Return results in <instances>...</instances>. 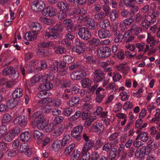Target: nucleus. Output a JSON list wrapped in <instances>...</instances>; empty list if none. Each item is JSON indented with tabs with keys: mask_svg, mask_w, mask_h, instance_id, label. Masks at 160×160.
Returning a JSON list of instances; mask_svg holds the SVG:
<instances>
[{
	"mask_svg": "<svg viewBox=\"0 0 160 160\" xmlns=\"http://www.w3.org/2000/svg\"><path fill=\"white\" fill-rule=\"evenodd\" d=\"M92 81L88 78L82 79L81 81L82 87L84 88H88L92 83Z\"/></svg>",
	"mask_w": 160,
	"mask_h": 160,
	"instance_id": "7c9ffc66",
	"label": "nucleus"
},
{
	"mask_svg": "<svg viewBox=\"0 0 160 160\" xmlns=\"http://www.w3.org/2000/svg\"><path fill=\"white\" fill-rule=\"evenodd\" d=\"M53 87L52 83L48 82L46 79H45L39 85V89L40 90L49 91Z\"/></svg>",
	"mask_w": 160,
	"mask_h": 160,
	"instance_id": "1a4fd4ad",
	"label": "nucleus"
},
{
	"mask_svg": "<svg viewBox=\"0 0 160 160\" xmlns=\"http://www.w3.org/2000/svg\"><path fill=\"white\" fill-rule=\"evenodd\" d=\"M20 151L21 152H24L25 154L28 157L31 156L32 153L31 149L28 144L26 143H23L20 145Z\"/></svg>",
	"mask_w": 160,
	"mask_h": 160,
	"instance_id": "f8f14e48",
	"label": "nucleus"
},
{
	"mask_svg": "<svg viewBox=\"0 0 160 160\" xmlns=\"http://www.w3.org/2000/svg\"><path fill=\"white\" fill-rule=\"evenodd\" d=\"M94 144V141L92 140L85 142L82 148V152L88 151L92 148Z\"/></svg>",
	"mask_w": 160,
	"mask_h": 160,
	"instance_id": "6ab92c4d",
	"label": "nucleus"
},
{
	"mask_svg": "<svg viewBox=\"0 0 160 160\" xmlns=\"http://www.w3.org/2000/svg\"><path fill=\"white\" fill-rule=\"evenodd\" d=\"M33 118L37 124L45 120L44 117L40 112H36L33 114Z\"/></svg>",
	"mask_w": 160,
	"mask_h": 160,
	"instance_id": "dca6fc26",
	"label": "nucleus"
},
{
	"mask_svg": "<svg viewBox=\"0 0 160 160\" xmlns=\"http://www.w3.org/2000/svg\"><path fill=\"white\" fill-rule=\"evenodd\" d=\"M106 16L104 14V12H101L94 15V18L96 20L100 21L105 19L104 18Z\"/></svg>",
	"mask_w": 160,
	"mask_h": 160,
	"instance_id": "a19ab883",
	"label": "nucleus"
},
{
	"mask_svg": "<svg viewBox=\"0 0 160 160\" xmlns=\"http://www.w3.org/2000/svg\"><path fill=\"white\" fill-rule=\"evenodd\" d=\"M53 45L52 42H48L47 41L41 42L38 44V46L40 47L47 48L49 46H52Z\"/></svg>",
	"mask_w": 160,
	"mask_h": 160,
	"instance_id": "49530a36",
	"label": "nucleus"
},
{
	"mask_svg": "<svg viewBox=\"0 0 160 160\" xmlns=\"http://www.w3.org/2000/svg\"><path fill=\"white\" fill-rule=\"evenodd\" d=\"M23 95V91L20 88H17L12 93V96L13 98H19Z\"/></svg>",
	"mask_w": 160,
	"mask_h": 160,
	"instance_id": "aec40b11",
	"label": "nucleus"
},
{
	"mask_svg": "<svg viewBox=\"0 0 160 160\" xmlns=\"http://www.w3.org/2000/svg\"><path fill=\"white\" fill-rule=\"evenodd\" d=\"M51 110V108L50 105H46L43 106L41 108L42 112L43 114L48 113Z\"/></svg>",
	"mask_w": 160,
	"mask_h": 160,
	"instance_id": "6e6d98bb",
	"label": "nucleus"
},
{
	"mask_svg": "<svg viewBox=\"0 0 160 160\" xmlns=\"http://www.w3.org/2000/svg\"><path fill=\"white\" fill-rule=\"evenodd\" d=\"M80 62H77L69 66V68L71 70H73L76 69H78L80 68Z\"/></svg>",
	"mask_w": 160,
	"mask_h": 160,
	"instance_id": "e2e57ef3",
	"label": "nucleus"
},
{
	"mask_svg": "<svg viewBox=\"0 0 160 160\" xmlns=\"http://www.w3.org/2000/svg\"><path fill=\"white\" fill-rule=\"evenodd\" d=\"M124 36L122 34H121L119 35L114 37V42L115 43H118L121 42L123 39Z\"/></svg>",
	"mask_w": 160,
	"mask_h": 160,
	"instance_id": "69168bd1",
	"label": "nucleus"
},
{
	"mask_svg": "<svg viewBox=\"0 0 160 160\" xmlns=\"http://www.w3.org/2000/svg\"><path fill=\"white\" fill-rule=\"evenodd\" d=\"M15 120L20 126L22 127H24L27 123V118L23 116H20L17 117Z\"/></svg>",
	"mask_w": 160,
	"mask_h": 160,
	"instance_id": "4be33fe9",
	"label": "nucleus"
},
{
	"mask_svg": "<svg viewBox=\"0 0 160 160\" xmlns=\"http://www.w3.org/2000/svg\"><path fill=\"white\" fill-rule=\"evenodd\" d=\"M54 50L55 53L56 54H64L66 52V48L60 46L55 47L54 48Z\"/></svg>",
	"mask_w": 160,
	"mask_h": 160,
	"instance_id": "cd10ccee",
	"label": "nucleus"
},
{
	"mask_svg": "<svg viewBox=\"0 0 160 160\" xmlns=\"http://www.w3.org/2000/svg\"><path fill=\"white\" fill-rule=\"evenodd\" d=\"M41 77L38 74H36L34 76L31 78V80L32 83H35L39 81Z\"/></svg>",
	"mask_w": 160,
	"mask_h": 160,
	"instance_id": "774afa93",
	"label": "nucleus"
},
{
	"mask_svg": "<svg viewBox=\"0 0 160 160\" xmlns=\"http://www.w3.org/2000/svg\"><path fill=\"white\" fill-rule=\"evenodd\" d=\"M62 147H63L61 140L57 139L53 142L52 144L53 150L55 152L59 151Z\"/></svg>",
	"mask_w": 160,
	"mask_h": 160,
	"instance_id": "5701e85b",
	"label": "nucleus"
},
{
	"mask_svg": "<svg viewBox=\"0 0 160 160\" xmlns=\"http://www.w3.org/2000/svg\"><path fill=\"white\" fill-rule=\"evenodd\" d=\"M45 6V4L41 1L36 0L32 3V9L36 12H39L42 10Z\"/></svg>",
	"mask_w": 160,
	"mask_h": 160,
	"instance_id": "0eeeda50",
	"label": "nucleus"
},
{
	"mask_svg": "<svg viewBox=\"0 0 160 160\" xmlns=\"http://www.w3.org/2000/svg\"><path fill=\"white\" fill-rule=\"evenodd\" d=\"M117 141L114 142H111L110 143H105L102 149L107 152L109 151L112 147H114L115 146V144Z\"/></svg>",
	"mask_w": 160,
	"mask_h": 160,
	"instance_id": "bb28decb",
	"label": "nucleus"
},
{
	"mask_svg": "<svg viewBox=\"0 0 160 160\" xmlns=\"http://www.w3.org/2000/svg\"><path fill=\"white\" fill-rule=\"evenodd\" d=\"M62 42L63 44L66 46L67 49H70L71 48V42L66 39H63Z\"/></svg>",
	"mask_w": 160,
	"mask_h": 160,
	"instance_id": "052dcab7",
	"label": "nucleus"
},
{
	"mask_svg": "<svg viewBox=\"0 0 160 160\" xmlns=\"http://www.w3.org/2000/svg\"><path fill=\"white\" fill-rule=\"evenodd\" d=\"M42 13L45 16L50 17L55 16L56 14V9L52 7H47L43 8Z\"/></svg>",
	"mask_w": 160,
	"mask_h": 160,
	"instance_id": "9d476101",
	"label": "nucleus"
},
{
	"mask_svg": "<svg viewBox=\"0 0 160 160\" xmlns=\"http://www.w3.org/2000/svg\"><path fill=\"white\" fill-rule=\"evenodd\" d=\"M118 136V133L115 132L111 135L109 137V139L110 141H112V142H114L115 141H117L115 144V146L118 143V141L117 139V137Z\"/></svg>",
	"mask_w": 160,
	"mask_h": 160,
	"instance_id": "09e8293b",
	"label": "nucleus"
},
{
	"mask_svg": "<svg viewBox=\"0 0 160 160\" xmlns=\"http://www.w3.org/2000/svg\"><path fill=\"white\" fill-rule=\"evenodd\" d=\"M83 130L82 126L78 125L74 127L71 131V135L77 141L80 140L81 138V133Z\"/></svg>",
	"mask_w": 160,
	"mask_h": 160,
	"instance_id": "20e7f679",
	"label": "nucleus"
},
{
	"mask_svg": "<svg viewBox=\"0 0 160 160\" xmlns=\"http://www.w3.org/2000/svg\"><path fill=\"white\" fill-rule=\"evenodd\" d=\"M70 139V136L68 134H67L64 136L63 139L61 140L62 142V144L63 146H65L69 142Z\"/></svg>",
	"mask_w": 160,
	"mask_h": 160,
	"instance_id": "680f3d73",
	"label": "nucleus"
},
{
	"mask_svg": "<svg viewBox=\"0 0 160 160\" xmlns=\"http://www.w3.org/2000/svg\"><path fill=\"white\" fill-rule=\"evenodd\" d=\"M81 118L83 120L88 119L90 116V113L88 110L81 112Z\"/></svg>",
	"mask_w": 160,
	"mask_h": 160,
	"instance_id": "864d4df0",
	"label": "nucleus"
},
{
	"mask_svg": "<svg viewBox=\"0 0 160 160\" xmlns=\"http://www.w3.org/2000/svg\"><path fill=\"white\" fill-rule=\"evenodd\" d=\"M84 58L86 60V62L88 63L93 64L97 63L96 61L94 59L92 55H86L85 56Z\"/></svg>",
	"mask_w": 160,
	"mask_h": 160,
	"instance_id": "de8ad7c7",
	"label": "nucleus"
},
{
	"mask_svg": "<svg viewBox=\"0 0 160 160\" xmlns=\"http://www.w3.org/2000/svg\"><path fill=\"white\" fill-rule=\"evenodd\" d=\"M31 26L32 29V32L37 34L38 32L40 31L42 29L41 24L38 22H33L31 24Z\"/></svg>",
	"mask_w": 160,
	"mask_h": 160,
	"instance_id": "393cba45",
	"label": "nucleus"
},
{
	"mask_svg": "<svg viewBox=\"0 0 160 160\" xmlns=\"http://www.w3.org/2000/svg\"><path fill=\"white\" fill-rule=\"evenodd\" d=\"M134 21V18L133 16L130 15V17L126 18L123 20V22L127 26H129Z\"/></svg>",
	"mask_w": 160,
	"mask_h": 160,
	"instance_id": "5fc2aeb1",
	"label": "nucleus"
},
{
	"mask_svg": "<svg viewBox=\"0 0 160 160\" xmlns=\"http://www.w3.org/2000/svg\"><path fill=\"white\" fill-rule=\"evenodd\" d=\"M91 128L98 134H100L102 132L104 128L101 123L96 122L92 124Z\"/></svg>",
	"mask_w": 160,
	"mask_h": 160,
	"instance_id": "9b49d317",
	"label": "nucleus"
},
{
	"mask_svg": "<svg viewBox=\"0 0 160 160\" xmlns=\"http://www.w3.org/2000/svg\"><path fill=\"white\" fill-rule=\"evenodd\" d=\"M72 51L76 52L79 55L81 54L84 53L85 50L84 48L80 47V46H76L73 47L72 49Z\"/></svg>",
	"mask_w": 160,
	"mask_h": 160,
	"instance_id": "c85d7f7f",
	"label": "nucleus"
},
{
	"mask_svg": "<svg viewBox=\"0 0 160 160\" xmlns=\"http://www.w3.org/2000/svg\"><path fill=\"white\" fill-rule=\"evenodd\" d=\"M141 135V140L143 142H146L148 139V134L145 132H140Z\"/></svg>",
	"mask_w": 160,
	"mask_h": 160,
	"instance_id": "338daca9",
	"label": "nucleus"
},
{
	"mask_svg": "<svg viewBox=\"0 0 160 160\" xmlns=\"http://www.w3.org/2000/svg\"><path fill=\"white\" fill-rule=\"evenodd\" d=\"M88 43L95 47H97L100 44L101 42L98 38H93L88 41Z\"/></svg>",
	"mask_w": 160,
	"mask_h": 160,
	"instance_id": "72a5a7b5",
	"label": "nucleus"
},
{
	"mask_svg": "<svg viewBox=\"0 0 160 160\" xmlns=\"http://www.w3.org/2000/svg\"><path fill=\"white\" fill-rule=\"evenodd\" d=\"M63 60L65 63L62 65V63H61V68H65L66 67L67 64H69L75 61V58L71 56L67 55L63 57Z\"/></svg>",
	"mask_w": 160,
	"mask_h": 160,
	"instance_id": "2eb2a0df",
	"label": "nucleus"
},
{
	"mask_svg": "<svg viewBox=\"0 0 160 160\" xmlns=\"http://www.w3.org/2000/svg\"><path fill=\"white\" fill-rule=\"evenodd\" d=\"M118 11L116 9L112 10L110 14V18L112 21H115L118 17Z\"/></svg>",
	"mask_w": 160,
	"mask_h": 160,
	"instance_id": "79ce46f5",
	"label": "nucleus"
},
{
	"mask_svg": "<svg viewBox=\"0 0 160 160\" xmlns=\"http://www.w3.org/2000/svg\"><path fill=\"white\" fill-rule=\"evenodd\" d=\"M18 103V101L15 98L8 100L6 102L7 106L8 108L10 109L12 108L17 105Z\"/></svg>",
	"mask_w": 160,
	"mask_h": 160,
	"instance_id": "412c9836",
	"label": "nucleus"
},
{
	"mask_svg": "<svg viewBox=\"0 0 160 160\" xmlns=\"http://www.w3.org/2000/svg\"><path fill=\"white\" fill-rule=\"evenodd\" d=\"M81 152L77 150H74L71 156V160H78L80 157Z\"/></svg>",
	"mask_w": 160,
	"mask_h": 160,
	"instance_id": "ea45409f",
	"label": "nucleus"
},
{
	"mask_svg": "<svg viewBox=\"0 0 160 160\" xmlns=\"http://www.w3.org/2000/svg\"><path fill=\"white\" fill-rule=\"evenodd\" d=\"M59 83L62 84L61 86L62 87L65 88L70 86L71 84L70 81L65 79H63L60 81Z\"/></svg>",
	"mask_w": 160,
	"mask_h": 160,
	"instance_id": "c03bdc74",
	"label": "nucleus"
},
{
	"mask_svg": "<svg viewBox=\"0 0 160 160\" xmlns=\"http://www.w3.org/2000/svg\"><path fill=\"white\" fill-rule=\"evenodd\" d=\"M87 24L90 29L94 30L96 28V22L94 19H88L87 21Z\"/></svg>",
	"mask_w": 160,
	"mask_h": 160,
	"instance_id": "473e14b6",
	"label": "nucleus"
},
{
	"mask_svg": "<svg viewBox=\"0 0 160 160\" xmlns=\"http://www.w3.org/2000/svg\"><path fill=\"white\" fill-rule=\"evenodd\" d=\"M7 130V128L5 125H2L0 126V140L3 139Z\"/></svg>",
	"mask_w": 160,
	"mask_h": 160,
	"instance_id": "8fccbe9b",
	"label": "nucleus"
},
{
	"mask_svg": "<svg viewBox=\"0 0 160 160\" xmlns=\"http://www.w3.org/2000/svg\"><path fill=\"white\" fill-rule=\"evenodd\" d=\"M50 94L49 91L40 90L37 94V96L38 98L43 99L45 96H48Z\"/></svg>",
	"mask_w": 160,
	"mask_h": 160,
	"instance_id": "e433bc0d",
	"label": "nucleus"
},
{
	"mask_svg": "<svg viewBox=\"0 0 160 160\" xmlns=\"http://www.w3.org/2000/svg\"><path fill=\"white\" fill-rule=\"evenodd\" d=\"M63 30V26L60 24H57L53 27L48 28L45 36L50 39L58 38L59 35V33L62 32Z\"/></svg>",
	"mask_w": 160,
	"mask_h": 160,
	"instance_id": "f257e3e1",
	"label": "nucleus"
},
{
	"mask_svg": "<svg viewBox=\"0 0 160 160\" xmlns=\"http://www.w3.org/2000/svg\"><path fill=\"white\" fill-rule=\"evenodd\" d=\"M64 128L62 125H59L55 128L53 134V137L56 138L60 136L63 132Z\"/></svg>",
	"mask_w": 160,
	"mask_h": 160,
	"instance_id": "a211bd4d",
	"label": "nucleus"
},
{
	"mask_svg": "<svg viewBox=\"0 0 160 160\" xmlns=\"http://www.w3.org/2000/svg\"><path fill=\"white\" fill-rule=\"evenodd\" d=\"M67 15L66 12L61 10L58 13V18L60 20H62L66 18Z\"/></svg>",
	"mask_w": 160,
	"mask_h": 160,
	"instance_id": "3c124183",
	"label": "nucleus"
},
{
	"mask_svg": "<svg viewBox=\"0 0 160 160\" xmlns=\"http://www.w3.org/2000/svg\"><path fill=\"white\" fill-rule=\"evenodd\" d=\"M21 140L23 142L28 141L30 138V135L28 132H22L20 135Z\"/></svg>",
	"mask_w": 160,
	"mask_h": 160,
	"instance_id": "2f4dec72",
	"label": "nucleus"
},
{
	"mask_svg": "<svg viewBox=\"0 0 160 160\" xmlns=\"http://www.w3.org/2000/svg\"><path fill=\"white\" fill-rule=\"evenodd\" d=\"M72 112V109L70 108H65L63 110V113L66 116H68L71 115Z\"/></svg>",
	"mask_w": 160,
	"mask_h": 160,
	"instance_id": "0e129e2a",
	"label": "nucleus"
},
{
	"mask_svg": "<svg viewBox=\"0 0 160 160\" xmlns=\"http://www.w3.org/2000/svg\"><path fill=\"white\" fill-rule=\"evenodd\" d=\"M78 34L82 39L87 40L91 37V34L87 28H81L78 30Z\"/></svg>",
	"mask_w": 160,
	"mask_h": 160,
	"instance_id": "423d86ee",
	"label": "nucleus"
},
{
	"mask_svg": "<svg viewBox=\"0 0 160 160\" xmlns=\"http://www.w3.org/2000/svg\"><path fill=\"white\" fill-rule=\"evenodd\" d=\"M128 7H130L131 8L129 11L130 15L133 16L134 14V13L137 12L138 10V7L137 6L134 5L133 4H132V6H131V5L130 6H128Z\"/></svg>",
	"mask_w": 160,
	"mask_h": 160,
	"instance_id": "13d9d810",
	"label": "nucleus"
},
{
	"mask_svg": "<svg viewBox=\"0 0 160 160\" xmlns=\"http://www.w3.org/2000/svg\"><path fill=\"white\" fill-rule=\"evenodd\" d=\"M44 137V134L42 132L37 130L33 131V137L37 141L38 144L41 143L42 142V139Z\"/></svg>",
	"mask_w": 160,
	"mask_h": 160,
	"instance_id": "ddd939ff",
	"label": "nucleus"
},
{
	"mask_svg": "<svg viewBox=\"0 0 160 160\" xmlns=\"http://www.w3.org/2000/svg\"><path fill=\"white\" fill-rule=\"evenodd\" d=\"M61 63H60L57 61H56L54 64L50 65L49 67V70L50 71L54 73L57 72L58 70V68H61Z\"/></svg>",
	"mask_w": 160,
	"mask_h": 160,
	"instance_id": "b1692460",
	"label": "nucleus"
},
{
	"mask_svg": "<svg viewBox=\"0 0 160 160\" xmlns=\"http://www.w3.org/2000/svg\"><path fill=\"white\" fill-rule=\"evenodd\" d=\"M98 33L99 37L101 39L109 38L111 36L110 31L107 29L105 30V29H99Z\"/></svg>",
	"mask_w": 160,
	"mask_h": 160,
	"instance_id": "4468645a",
	"label": "nucleus"
},
{
	"mask_svg": "<svg viewBox=\"0 0 160 160\" xmlns=\"http://www.w3.org/2000/svg\"><path fill=\"white\" fill-rule=\"evenodd\" d=\"M111 49L107 46L100 47L98 50V53L102 58L108 57L111 55Z\"/></svg>",
	"mask_w": 160,
	"mask_h": 160,
	"instance_id": "39448f33",
	"label": "nucleus"
},
{
	"mask_svg": "<svg viewBox=\"0 0 160 160\" xmlns=\"http://www.w3.org/2000/svg\"><path fill=\"white\" fill-rule=\"evenodd\" d=\"M12 120L11 115L8 113H6L3 115V118L2 119V121L4 123H8Z\"/></svg>",
	"mask_w": 160,
	"mask_h": 160,
	"instance_id": "603ef678",
	"label": "nucleus"
},
{
	"mask_svg": "<svg viewBox=\"0 0 160 160\" xmlns=\"http://www.w3.org/2000/svg\"><path fill=\"white\" fill-rule=\"evenodd\" d=\"M37 128L39 129H44L47 125V123L45 120L37 124Z\"/></svg>",
	"mask_w": 160,
	"mask_h": 160,
	"instance_id": "4d7b16f0",
	"label": "nucleus"
},
{
	"mask_svg": "<svg viewBox=\"0 0 160 160\" xmlns=\"http://www.w3.org/2000/svg\"><path fill=\"white\" fill-rule=\"evenodd\" d=\"M81 111H77L74 115L69 118V120L70 121H75L80 117H81Z\"/></svg>",
	"mask_w": 160,
	"mask_h": 160,
	"instance_id": "58836bf2",
	"label": "nucleus"
},
{
	"mask_svg": "<svg viewBox=\"0 0 160 160\" xmlns=\"http://www.w3.org/2000/svg\"><path fill=\"white\" fill-rule=\"evenodd\" d=\"M97 119V117L95 116L91 117L88 119H86L84 123V126L86 128L89 127L91 124V123Z\"/></svg>",
	"mask_w": 160,
	"mask_h": 160,
	"instance_id": "c9c22d12",
	"label": "nucleus"
},
{
	"mask_svg": "<svg viewBox=\"0 0 160 160\" xmlns=\"http://www.w3.org/2000/svg\"><path fill=\"white\" fill-rule=\"evenodd\" d=\"M93 82L96 83L103 80L105 78V74L100 69L96 70L92 73Z\"/></svg>",
	"mask_w": 160,
	"mask_h": 160,
	"instance_id": "7ed1b4c3",
	"label": "nucleus"
},
{
	"mask_svg": "<svg viewBox=\"0 0 160 160\" xmlns=\"http://www.w3.org/2000/svg\"><path fill=\"white\" fill-rule=\"evenodd\" d=\"M20 132V129L18 128H16L9 132L5 134L3 139L5 142H10L12 141L15 137L18 136Z\"/></svg>",
	"mask_w": 160,
	"mask_h": 160,
	"instance_id": "f03ea898",
	"label": "nucleus"
},
{
	"mask_svg": "<svg viewBox=\"0 0 160 160\" xmlns=\"http://www.w3.org/2000/svg\"><path fill=\"white\" fill-rule=\"evenodd\" d=\"M106 89L111 91L112 92H115L118 89V86L115 83L112 82L108 84L106 87Z\"/></svg>",
	"mask_w": 160,
	"mask_h": 160,
	"instance_id": "c756f323",
	"label": "nucleus"
},
{
	"mask_svg": "<svg viewBox=\"0 0 160 160\" xmlns=\"http://www.w3.org/2000/svg\"><path fill=\"white\" fill-rule=\"evenodd\" d=\"M36 34H35L33 32H29L28 33H26L24 36V38L27 40L33 41L36 38Z\"/></svg>",
	"mask_w": 160,
	"mask_h": 160,
	"instance_id": "a878e982",
	"label": "nucleus"
},
{
	"mask_svg": "<svg viewBox=\"0 0 160 160\" xmlns=\"http://www.w3.org/2000/svg\"><path fill=\"white\" fill-rule=\"evenodd\" d=\"M75 144L74 143L69 145L66 149L64 151V153L66 155H68L73 149L75 147Z\"/></svg>",
	"mask_w": 160,
	"mask_h": 160,
	"instance_id": "37998d69",
	"label": "nucleus"
},
{
	"mask_svg": "<svg viewBox=\"0 0 160 160\" xmlns=\"http://www.w3.org/2000/svg\"><path fill=\"white\" fill-rule=\"evenodd\" d=\"M118 155V151L117 149L114 148H112L109 153L110 157H111V158H115Z\"/></svg>",
	"mask_w": 160,
	"mask_h": 160,
	"instance_id": "a18cd8bd",
	"label": "nucleus"
},
{
	"mask_svg": "<svg viewBox=\"0 0 160 160\" xmlns=\"http://www.w3.org/2000/svg\"><path fill=\"white\" fill-rule=\"evenodd\" d=\"M110 24L109 21L105 19L101 20L99 23L100 27L103 29L108 28L110 26Z\"/></svg>",
	"mask_w": 160,
	"mask_h": 160,
	"instance_id": "f704fd0d",
	"label": "nucleus"
},
{
	"mask_svg": "<svg viewBox=\"0 0 160 160\" xmlns=\"http://www.w3.org/2000/svg\"><path fill=\"white\" fill-rule=\"evenodd\" d=\"M80 100V98L78 97H72L68 102V104L70 107H74L79 104Z\"/></svg>",
	"mask_w": 160,
	"mask_h": 160,
	"instance_id": "f3484780",
	"label": "nucleus"
},
{
	"mask_svg": "<svg viewBox=\"0 0 160 160\" xmlns=\"http://www.w3.org/2000/svg\"><path fill=\"white\" fill-rule=\"evenodd\" d=\"M103 142L101 139H98L96 141L95 145L94 148L95 150H98L100 148L101 146L103 145Z\"/></svg>",
	"mask_w": 160,
	"mask_h": 160,
	"instance_id": "bf43d9fd",
	"label": "nucleus"
},
{
	"mask_svg": "<svg viewBox=\"0 0 160 160\" xmlns=\"http://www.w3.org/2000/svg\"><path fill=\"white\" fill-rule=\"evenodd\" d=\"M104 89L102 88L99 87L97 88L95 93L97 95L96 98V102L98 103L101 102L103 98L105 97Z\"/></svg>",
	"mask_w": 160,
	"mask_h": 160,
	"instance_id": "6e6552de",
	"label": "nucleus"
},
{
	"mask_svg": "<svg viewBox=\"0 0 160 160\" xmlns=\"http://www.w3.org/2000/svg\"><path fill=\"white\" fill-rule=\"evenodd\" d=\"M48 96H45L43 99L38 101V103L39 105H42V104H47L51 102L52 101V99L51 98L48 97Z\"/></svg>",
	"mask_w": 160,
	"mask_h": 160,
	"instance_id": "4c0bfd02",
	"label": "nucleus"
}]
</instances>
